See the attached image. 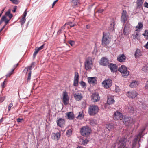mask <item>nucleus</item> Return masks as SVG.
Instances as JSON below:
<instances>
[{
    "label": "nucleus",
    "instance_id": "nucleus-15",
    "mask_svg": "<svg viewBox=\"0 0 148 148\" xmlns=\"http://www.w3.org/2000/svg\"><path fill=\"white\" fill-rule=\"evenodd\" d=\"M115 102L114 96L109 95L108 96L107 103L109 105H112Z\"/></svg>",
    "mask_w": 148,
    "mask_h": 148
},
{
    "label": "nucleus",
    "instance_id": "nucleus-45",
    "mask_svg": "<svg viewBox=\"0 0 148 148\" xmlns=\"http://www.w3.org/2000/svg\"><path fill=\"white\" fill-rule=\"evenodd\" d=\"M10 1L15 4H18L19 2L18 0H10Z\"/></svg>",
    "mask_w": 148,
    "mask_h": 148
},
{
    "label": "nucleus",
    "instance_id": "nucleus-57",
    "mask_svg": "<svg viewBox=\"0 0 148 148\" xmlns=\"http://www.w3.org/2000/svg\"><path fill=\"white\" fill-rule=\"evenodd\" d=\"M16 6H14V9L12 10V12H15L16 11Z\"/></svg>",
    "mask_w": 148,
    "mask_h": 148
},
{
    "label": "nucleus",
    "instance_id": "nucleus-8",
    "mask_svg": "<svg viewBox=\"0 0 148 148\" xmlns=\"http://www.w3.org/2000/svg\"><path fill=\"white\" fill-rule=\"evenodd\" d=\"M34 64V63H32L31 66L25 68L23 70V72L26 74H27L28 72V77L27 79V81H29L30 80L31 74V70L32 66Z\"/></svg>",
    "mask_w": 148,
    "mask_h": 148
},
{
    "label": "nucleus",
    "instance_id": "nucleus-35",
    "mask_svg": "<svg viewBox=\"0 0 148 148\" xmlns=\"http://www.w3.org/2000/svg\"><path fill=\"white\" fill-rule=\"evenodd\" d=\"M84 116L83 113L82 111L79 112L78 115L77 117L78 119H81L83 118Z\"/></svg>",
    "mask_w": 148,
    "mask_h": 148
},
{
    "label": "nucleus",
    "instance_id": "nucleus-14",
    "mask_svg": "<svg viewBox=\"0 0 148 148\" xmlns=\"http://www.w3.org/2000/svg\"><path fill=\"white\" fill-rule=\"evenodd\" d=\"M9 20L6 18V16H3L0 20V25L2 23L3 21H4L5 24L3 26L2 28H5L6 27V25L8 23Z\"/></svg>",
    "mask_w": 148,
    "mask_h": 148
},
{
    "label": "nucleus",
    "instance_id": "nucleus-30",
    "mask_svg": "<svg viewBox=\"0 0 148 148\" xmlns=\"http://www.w3.org/2000/svg\"><path fill=\"white\" fill-rule=\"evenodd\" d=\"M89 140L87 139H81L80 140L79 144L83 145H85L88 142Z\"/></svg>",
    "mask_w": 148,
    "mask_h": 148
},
{
    "label": "nucleus",
    "instance_id": "nucleus-1",
    "mask_svg": "<svg viewBox=\"0 0 148 148\" xmlns=\"http://www.w3.org/2000/svg\"><path fill=\"white\" fill-rule=\"evenodd\" d=\"M98 106L95 105H90L88 109V113L90 115L93 116L97 114L99 110Z\"/></svg>",
    "mask_w": 148,
    "mask_h": 148
},
{
    "label": "nucleus",
    "instance_id": "nucleus-46",
    "mask_svg": "<svg viewBox=\"0 0 148 148\" xmlns=\"http://www.w3.org/2000/svg\"><path fill=\"white\" fill-rule=\"evenodd\" d=\"M14 70V69H13L8 74L6 75V76L7 77H10L11 75L13 74V72Z\"/></svg>",
    "mask_w": 148,
    "mask_h": 148
},
{
    "label": "nucleus",
    "instance_id": "nucleus-44",
    "mask_svg": "<svg viewBox=\"0 0 148 148\" xmlns=\"http://www.w3.org/2000/svg\"><path fill=\"white\" fill-rule=\"evenodd\" d=\"M143 23L141 22H139L138 23L137 25L136 26V28H142L143 27Z\"/></svg>",
    "mask_w": 148,
    "mask_h": 148
},
{
    "label": "nucleus",
    "instance_id": "nucleus-7",
    "mask_svg": "<svg viewBox=\"0 0 148 148\" xmlns=\"http://www.w3.org/2000/svg\"><path fill=\"white\" fill-rule=\"evenodd\" d=\"M92 63L90 58H87L84 63L85 68L86 70H88L91 68L92 65Z\"/></svg>",
    "mask_w": 148,
    "mask_h": 148
},
{
    "label": "nucleus",
    "instance_id": "nucleus-53",
    "mask_svg": "<svg viewBox=\"0 0 148 148\" xmlns=\"http://www.w3.org/2000/svg\"><path fill=\"white\" fill-rule=\"evenodd\" d=\"M145 88L146 89H148V80L147 81L145 84Z\"/></svg>",
    "mask_w": 148,
    "mask_h": 148
},
{
    "label": "nucleus",
    "instance_id": "nucleus-5",
    "mask_svg": "<svg viewBox=\"0 0 148 148\" xmlns=\"http://www.w3.org/2000/svg\"><path fill=\"white\" fill-rule=\"evenodd\" d=\"M118 70L121 72L123 77L127 76L129 75V72L127 71V67L124 65L121 66L119 68Z\"/></svg>",
    "mask_w": 148,
    "mask_h": 148
},
{
    "label": "nucleus",
    "instance_id": "nucleus-27",
    "mask_svg": "<svg viewBox=\"0 0 148 148\" xmlns=\"http://www.w3.org/2000/svg\"><path fill=\"white\" fill-rule=\"evenodd\" d=\"M74 24L72 22L66 23L64 25V27L66 28H71L74 26Z\"/></svg>",
    "mask_w": 148,
    "mask_h": 148
},
{
    "label": "nucleus",
    "instance_id": "nucleus-19",
    "mask_svg": "<svg viewBox=\"0 0 148 148\" xmlns=\"http://www.w3.org/2000/svg\"><path fill=\"white\" fill-rule=\"evenodd\" d=\"M60 132L53 133L52 134V138L53 140H58L60 138Z\"/></svg>",
    "mask_w": 148,
    "mask_h": 148
},
{
    "label": "nucleus",
    "instance_id": "nucleus-62",
    "mask_svg": "<svg viewBox=\"0 0 148 148\" xmlns=\"http://www.w3.org/2000/svg\"><path fill=\"white\" fill-rule=\"evenodd\" d=\"M105 107L106 108H110V107L109 106H108V104H106L105 105Z\"/></svg>",
    "mask_w": 148,
    "mask_h": 148
},
{
    "label": "nucleus",
    "instance_id": "nucleus-38",
    "mask_svg": "<svg viewBox=\"0 0 148 148\" xmlns=\"http://www.w3.org/2000/svg\"><path fill=\"white\" fill-rule=\"evenodd\" d=\"M72 134V131L71 129H69L66 132V135L69 137L71 136Z\"/></svg>",
    "mask_w": 148,
    "mask_h": 148
},
{
    "label": "nucleus",
    "instance_id": "nucleus-40",
    "mask_svg": "<svg viewBox=\"0 0 148 148\" xmlns=\"http://www.w3.org/2000/svg\"><path fill=\"white\" fill-rule=\"evenodd\" d=\"M143 35L146 39H148V30H145Z\"/></svg>",
    "mask_w": 148,
    "mask_h": 148
},
{
    "label": "nucleus",
    "instance_id": "nucleus-16",
    "mask_svg": "<svg viewBox=\"0 0 148 148\" xmlns=\"http://www.w3.org/2000/svg\"><path fill=\"white\" fill-rule=\"evenodd\" d=\"M109 64L108 60L107 58L103 57L100 60V64L103 66H106Z\"/></svg>",
    "mask_w": 148,
    "mask_h": 148
},
{
    "label": "nucleus",
    "instance_id": "nucleus-39",
    "mask_svg": "<svg viewBox=\"0 0 148 148\" xmlns=\"http://www.w3.org/2000/svg\"><path fill=\"white\" fill-rule=\"evenodd\" d=\"M134 39H138L139 38L140 36L138 33L134 34L133 35Z\"/></svg>",
    "mask_w": 148,
    "mask_h": 148
},
{
    "label": "nucleus",
    "instance_id": "nucleus-9",
    "mask_svg": "<svg viewBox=\"0 0 148 148\" xmlns=\"http://www.w3.org/2000/svg\"><path fill=\"white\" fill-rule=\"evenodd\" d=\"M126 95L130 99H134L138 95V93L135 90H130L126 92Z\"/></svg>",
    "mask_w": 148,
    "mask_h": 148
},
{
    "label": "nucleus",
    "instance_id": "nucleus-52",
    "mask_svg": "<svg viewBox=\"0 0 148 148\" xmlns=\"http://www.w3.org/2000/svg\"><path fill=\"white\" fill-rule=\"evenodd\" d=\"M13 106L12 103H11L8 106V111H9L11 109V108Z\"/></svg>",
    "mask_w": 148,
    "mask_h": 148
},
{
    "label": "nucleus",
    "instance_id": "nucleus-26",
    "mask_svg": "<svg viewBox=\"0 0 148 148\" xmlns=\"http://www.w3.org/2000/svg\"><path fill=\"white\" fill-rule=\"evenodd\" d=\"M138 84L137 81L134 80L130 83V87L131 88H135L138 86Z\"/></svg>",
    "mask_w": 148,
    "mask_h": 148
},
{
    "label": "nucleus",
    "instance_id": "nucleus-13",
    "mask_svg": "<svg viewBox=\"0 0 148 148\" xmlns=\"http://www.w3.org/2000/svg\"><path fill=\"white\" fill-rule=\"evenodd\" d=\"M57 124L58 126L60 127H63L65 124V121L64 119L60 118L57 119Z\"/></svg>",
    "mask_w": 148,
    "mask_h": 148
},
{
    "label": "nucleus",
    "instance_id": "nucleus-11",
    "mask_svg": "<svg viewBox=\"0 0 148 148\" xmlns=\"http://www.w3.org/2000/svg\"><path fill=\"white\" fill-rule=\"evenodd\" d=\"M128 18L127 12L126 10H123L121 14V21L124 23L126 22Z\"/></svg>",
    "mask_w": 148,
    "mask_h": 148
},
{
    "label": "nucleus",
    "instance_id": "nucleus-12",
    "mask_svg": "<svg viewBox=\"0 0 148 148\" xmlns=\"http://www.w3.org/2000/svg\"><path fill=\"white\" fill-rule=\"evenodd\" d=\"M63 96L64 103V104L67 105L68 103L69 99L67 92L66 91L64 92L63 93Z\"/></svg>",
    "mask_w": 148,
    "mask_h": 148
},
{
    "label": "nucleus",
    "instance_id": "nucleus-20",
    "mask_svg": "<svg viewBox=\"0 0 148 148\" xmlns=\"http://www.w3.org/2000/svg\"><path fill=\"white\" fill-rule=\"evenodd\" d=\"M74 97L77 101L81 100L83 98V96L81 93H77L74 94Z\"/></svg>",
    "mask_w": 148,
    "mask_h": 148
},
{
    "label": "nucleus",
    "instance_id": "nucleus-28",
    "mask_svg": "<svg viewBox=\"0 0 148 148\" xmlns=\"http://www.w3.org/2000/svg\"><path fill=\"white\" fill-rule=\"evenodd\" d=\"M80 0H72V3H73L72 6L74 8H75L79 4V3Z\"/></svg>",
    "mask_w": 148,
    "mask_h": 148
},
{
    "label": "nucleus",
    "instance_id": "nucleus-32",
    "mask_svg": "<svg viewBox=\"0 0 148 148\" xmlns=\"http://www.w3.org/2000/svg\"><path fill=\"white\" fill-rule=\"evenodd\" d=\"M89 123L91 125L94 126L96 125L97 123L96 120L91 119L89 120Z\"/></svg>",
    "mask_w": 148,
    "mask_h": 148
},
{
    "label": "nucleus",
    "instance_id": "nucleus-55",
    "mask_svg": "<svg viewBox=\"0 0 148 148\" xmlns=\"http://www.w3.org/2000/svg\"><path fill=\"white\" fill-rule=\"evenodd\" d=\"M58 0H56L53 2L52 4V8H53V7L56 4V3L58 1Z\"/></svg>",
    "mask_w": 148,
    "mask_h": 148
},
{
    "label": "nucleus",
    "instance_id": "nucleus-54",
    "mask_svg": "<svg viewBox=\"0 0 148 148\" xmlns=\"http://www.w3.org/2000/svg\"><path fill=\"white\" fill-rule=\"evenodd\" d=\"M103 11V9H99L98 10L97 12L98 13H101Z\"/></svg>",
    "mask_w": 148,
    "mask_h": 148
},
{
    "label": "nucleus",
    "instance_id": "nucleus-48",
    "mask_svg": "<svg viewBox=\"0 0 148 148\" xmlns=\"http://www.w3.org/2000/svg\"><path fill=\"white\" fill-rule=\"evenodd\" d=\"M80 84L81 86L83 88H84L86 86L85 83L83 81H82L80 82Z\"/></svg>",
    "mask_w": 148,
    "mask_h": 148
},
{
    "label": "nucleus",
    "instance_id": "nucleus-42",
    "mask_svg": "<svg viewBox=\"0 0 148 148\" xmlns=\"http://www.w3.org/2000/svg\"><path fill=\"white\" fill-rule=\"evenodd\" d=\"M137 3L138 6H141L143 3V0H137Z\"/></svg>",
    "mask_w": 148,
    "mask_h": 148
},
{
    "label": "nucleus",
    "instance_id": "nucleus-43",
    "mask_svg": "<svg viewBox=\"0 0 148 148\" xmlns=\"http://www.w3.org/2000/svg\"><path fill=\"white\" fill-rule=\"evenodd\" d=\"M112 125L111 124H107L106 126V127L109 130H111L112 128Z\"/></svg>",
    "mask_w": 148,
    "mask_h": 148
},
{
    "label": "nucleus",
    "instance_id": "nucleus-61",
    "mask_svg": "<svg viewBox=\"0 0 148 148\" xmlns=\"http://www.w3.org/2000/svg\"><path fill=\"white\" fill-rule=\"evenodd\" d=\"M130 110L131 112L132 113H133L134 112H135L134 110V109L132 107H131V109H130Z\"/></svg>",
    "mask_w": 148,
    "mask_h": 148
},
{
    "label": "nucleus",
    "instance_id": "nucleus-17",
    "mask_svg": "<svg viewBox=\"0 0 148 148\" xmlns=\"http://www.w3.org/2000/svg\"><path fill=\"white\" fill-rule=\"evenodd\" d=\"M100 99V97L97 93H94L92 95V100L94 102H96Z\"/></svg>",
    "mask_w": 148,
    "mask_h": 148
},
{
    "label": "nucleus",
    "instance_id": "nucleus-31",
    "mask_svg": "<svg viewBox=\"0 0 148 148\" xmlns=\"http://www.w3.org/2000/svg\"><path fill=\"white\" fill-rule=\"evenodd\" d=\"M142 133V132H140L138 135L135 136L134 138V142L135 143L138 141H139L140 140L141 136Z\"/></svg>",
    "mask_w": 148,
    "mask_h": 148
},
{
    "label": "nucleus",
    "instance_id": "nucleus-36",
    "mask_svg": "<svg viewBox=\"0 0 148 148\" xmlns=\"http://www.w3.org/2000/svg\"><path fill=\"white\" fill-rule=\"evenodd\" d=\"M40 50L38 49V48L36 47L35 49V51L33 54V57L34 58H35L36 55L38 53V52Z\"/></svg>",
    "mask_w": 148,
    "mask_h": 148
},
{
    "label": "nucleus",
    "instance_id": "nucleus-51",
    "mask_svg": "<svg viewBox=\"0 0 148 148\" xmlns=\"http://www.w3.org/2000/svg\"><path fill=\"white\" fill-rule=\"evenodd\" d=\"M69 43L71 46H73L75 44V42L73 41H70L69 42Z\"/></svg>",
    "mask_w": 148,
    "mask_h": 148
},
{
    "label": "nucleus",
    "instance_id": "nucleus-22",
    "mask_svg": "<svg viewBox=\"0 0 148 148\" xmlns=\"http://www.w3.org/2000/svg\"><path fill=\"white\" fill-rule=\"evenodd\" d=\"M108 66L112 71L115 72L117 71V67L115 64H110Z\"/></svg>",
    "mask_w": 148,
    "mask_h": 148
},
{
    "label": "nucleus",
    "instance_id": "nucleus-2",
    "mask_svg": "<svg viewBox=\"0 0 148 148\" xmlns=\"http://www.w3.org/2000/svg\"><path fill=\"white\" fill-rule=\"evenodd\" d=\"M111 36L110 33H103L102 40V45H108L110 42Z\"/></svg>",
    "mask_w": 148,
    "mask_h": 148
},
{
    "label": "nucleus",
    "instance_id": "nucleus-34",
    "mask_svg": "<svg viewBox=\"0 0 148 148\" xmlns=\"http://www.w3.org/2000/svg\"><path fill=\"white\" fill-rule=\"evenodd\" d=\"M5 15L9 17L10 18L9 20L10 19L13 17V15L11 13L10 11V10H8L7 12H6L5 14Z\"/></svg>",
    "mask_w": 148,
    "mask_h": 148
},
{
    "label": "nucleus",
    "instance_id": "nucleus-64",
    "mask_svg": "<svg viewBox=\"0 0 148 148\" xmlns=\"http://www.w3.org/2000/svg\"><path fill=\"white\" fill-rule=\"evenodd\" d=\"M145 6L146 7L148 8V3L145 2Z\"/></svg>",
    "mask_w": 148,
    "mask_h": 148
},
{
    "label": "nucleus",
    "instance_id": "nucleus-6",
    "mask_svg": "<svg viewBox=\"0 0 148 148\" xmlns=\"http://www.w3.org/2000/svg\"><path fill=\"white\" fill-rule=\"evenodd\" d=\"M112 83V81L110 79H106L102 83V86L105 88L108 89L110 87Z\"/></svg>",
    "mask_w": 148,
    "mask_h": 148
},
{
    "label": "nucleus",
    "instance_id": "nucleus-25",
    "mask_svg": "<svg viewBox=\"0 0 148 148\" xmlns=\"http://www.w3.org/2000/svg\"><path fill=\"white\" fill-rule=\"evenodd\" d=\"M126 57L124 54L120 55L117 57V59L120 62H123L125 61Z\"/></svg>",
    "mask_w": 148,
    "mask_h": 148
},
{
    "label": "nucleus",
    "instance_id": "nucleus-58",
    "mask_svg": "<svg viewBox=\"0 0 148 148\" xmlns=\"http://www.w3.org/2000/svg\"><path fill=\"white\" fill-rule=\"evenodd\" d=\"M44 46V45L43 44V45H42L41 46L39 47H38V48L39 49V50H41L43 48Z\"/></svg>",
    "mask_w": 148,
    "mask_h": 148
},
{
    "label": "nucleus",
    "instance_id": "nucleus-23",
    "mask_svg": "<svg viewBox=\"0 0 148 148\" xmlns=\"http://www.w3.org/2000/svg\"><path fill=\"white\" fill-rule=\"evenodd\" d=\"M142 51L139 49H136L135 53V58H139L142 55Z\"/></svg>",
    "mask_w": 148,
    "mask_h": 148
},
{
    "label": "nucleus",
    "instance_id": "nucleus-10",
    "mask_svg": "<svg viewBox=\"0 0 148 148\" xmlns=\"http://www.w3.org/2000/svg\"><path fill=\"white\" fill-rule=\"evenodd\" d=\"M123 116L122 113L118 111H116L114 112L113 118L114 120H121Z\"/></svg>",
    "mask_w": 148,
    "mask_h": 148
},
{
    "label": "nucleus",
    "instance_id": "nucleus-49",
    "mask_svg": "<svg viewBox=\"0 0 148 148\" xmlns=\"http://www.w3.org/2000/svg\"><path fill=\"white\" fill-rule=\"evenodd\" d=\"M5 98V97H0V102H3Z\"/></svg>",
    "mask_w": 148,
    "mask_h": 148
},
{
    "label": "nucleus",
    "instance_id": "nucleus-18",
    "mask_svg": "<svg viewBox=\"0 0 148 148\" xmlns=\"http://www.w3.org/2000/svg\"><path fill=\"white\" fill-rule=\"evenodd\" d=\"M87 79L88 83L90 84H93L96 83V78L95 77H88Z\"/></svg>",
    "mask_w": 148,
    "mask_h": 148
},
{
    "label": "nucleus",
    "instance_id": "nucleus-21",
    "mask_svg": "<svg viewBox=\"0 0 148 148\" xmlns=\"http://www.w3.org/2000/svg\"><path fill=\"white\" fill-rule=\"evenodd\" d=\"M79 80V75L78 73L75 72V74L74 79L73 83V85L74 86H77L78 84Z\"/></svg>",
    "mask_w": 148,
    "mask_h": 148
},
{
    "label": "nucleus",
    "instance_id": "nucleus-56",
    "mask_svg": "<svg viewBox=\"0 0 148 148\" xmlns=\"http://www.w3.org/2000/svg\"><path fill=\"white\" fill-rule=\"evenodd\" d=\"M23 120V119L18 118L17 119V121L18 122H21V121Z\"/></svg>",
    "mask_w": 148,
    "mask_h": 148
},
{
    "label": "nucleus",
    "instance_id": "nucleus-4",
    "mask_svg": "<svg viewBox=\"0 0 148 148\" xmlns=\"http://www.w3.org/2000/svg\"><path fill=\"white\" fill-rule=\"evenodd\" d=\"M122 121L126 125H132L134 123V121L132 118L126 116H123Z\"/></svg>",
    "mask_w": 148,
    "mask_h": 148
},
{
    "label": "nucleus",
    "instance_id": "nucleus-33",
    "mask_svg": "<svg viewBox=\"0 0 148 148\" xmlns=\"http://www.w3.org/2000/svg\"><path fill=\"white\" fill-rule=\"evenodd\" d=\"M115 24V20L113 19H111L110 20V28H114Z\"/></svg>",
    "mask_w": 148,
    "mask_h": 148
},
{
    "label": "nucleus",
    "instance_id": "nucleus-24",
    "mask_svg": "<svg viewBox=\"0 0 148 148\" xmlns=\"http://www.w3.org/2000/svg\"><path fill=\"white\" fill-rule=\"evenodd\" d=\"M27 12L26 9L24 12L22 18L20 20V22L21 25L23 24L26 21L25 17L26 16Z\"/></svg>",
    "mask_w": 148,
    "mask_h": 148
},
{
    "label": "nucleus",
    "instance_id": "nucleus-63",
    "mask_svg": "<svg viewBox=\"0 0 148 148\" xmlns=\"http://www.w3.org/2000/svg\"><path fill=\"white\" fill-rule=\"evenodd\" d=\"M145 47L146 48L148 49V42L146 44Z\"/></svg>",
    "mask_w": 148,
    "mask_h": 148
},
{
    "label": "nucleus",
    "instance_id": "nucleus-29",
    "mask_svg": "<svg viewBox=\"0 0 148 148\" xmlns=\"http://www.w3.org/2000/svg\"><path fill=\"white\" fill-rule=\"evenodd\" d=\"M68 118L69 119H73L74 118V116L73 113L72 112H69L66 113Z\"/></svg>",
    "mask_w": 148,
    "mask_h": 148
},
{
    "label": "nucleus",
    "instance_id": "nucleus-60",
    "mask_svg": "<svg viewBox=\"0 0 148 148\" xmlns=\"http://www.w3.org/2000/svg\"><path fill=\"white\" fill-rule=\"evenodd\" d=\"M1 86L3 88H4L5 86V83L4 82H3L2 84L1 85Z\"/></svg>",
    "mask_w": 148,
    "mask_h": 148
},
{
    "label": "nucleus",
    "instance_id": "nucleus-47",
    "mask_svg": "<svg viewBox=\"0 0 148 148\" xmlns=\"http://www.w3.org/2000/svg\"><path fill=\"white\" fill-rule=\"evenodd\" d=\"M115 92H119L120 91V89L118 86H116L115 89Z\"/></svg>",
    "mask_w": 148,
    "mask_h": 148
},
{
    "label": "nucleus",
    "instance_id": "nucleus-37",
    "mask_svg": "<svg viewBox=\"0 0 148 148\" xmlns=\"http://www.w3.org/2000/svg\"><path fill=\"white\" fill-rule=\"evenodd\" d=\"M142 70L145 72H147L148 71V64L143 66L142 68Z\"/></svg>",
    "mask_w": 148,
    "mask_h": 148
},
{
    "label": "nucleus",
    "instance_id": "nucleus-59",
    "mask_svg": "<svg viewBox=\"0 0 148 148\" xmlns=\"http://www.w3.org/2000/svg\"><path fill=\"white\" fill-rule=\"evenodd\" d=\"M130 27V26H129V24L128 23H127L125 24L124 27V28H129V27Z\"/></svg>",
    "mask_w": 148,
    "mask_h": 148
},
{
    "label": "nucleus",
    "instance_id": "nucleus-50",
    "mask_svg": "<svg viewBox=\"0 0 148 148\" xmlns=\"http://www.w3.org/2000/svg\"><path fill=\"white\" fill-rule=\"evenodd\" d=\"M86 107V103L85 102H82V108H85Z\"/></svg>",
    "mask_w": 148,
    "mask_h": 148
},
{
    "label": "nucleus",
    "instance_id": "nucleus-3",
    "mask_svg": "<svg viewBox=\"0 0 148 148\" xmlns=\"http://www.w3.org/2000/svg\"><path fill=\"white\" fill-rule=\"evenodd\" d=\"M91 132L90 128L88 126H84L81 129L80 133L81 134L84 136H88Z\"/></svg>",
    "mask_w": 148,
    "mask_h": 148
},
{
    "label": "nucleus",
    "instance_id": "nucleus-41",
    "mask_svg": "<svg viewBox=\"0 0 148 148\" xmlns=\"http://www.w3.org/2000/svg\"><path fill=\"white\" fill-rule=\"evenodd\" d=\"M123 33L125 35H127L129 33V31L128 28H124L123 30Z\"/></svg>",
    "mask_w": 148,
    "mask_h": 148
}]
</instances>
